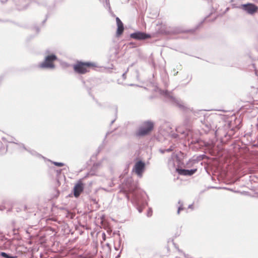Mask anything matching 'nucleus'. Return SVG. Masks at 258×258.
<instances>
[{"instance_id":"nucleus-1","label":"nucleus","mask_w":258,"mask_h":258,"mask_svg":"<svg viewBox=\"0 0 258 258\" xmlns=\"http://www.w3.org/2000/svg\"><path fill=\"white\" fill-rule=\"evenodd\" d=\"M97 64L93 62L77 61L73 66L74 71L79 74H84L90 72L91 69L97 68Z\"/></svg>"},{"instance_id":"nucleus-2","label":"nucleus","mask_w":258,"mask_h":258,"mask_svg":"<svg viewBox=\"0 0 258 258\" xmlns=\"http://www.w3.org/2000/svg\"><path fill=\"white\" fill-rule=\"evenodd\" d=\"M154 123L151 121H145L143 123L136 133L137 136H144L150 133L153 130Z\"/></svg>"},{"instance_id":"nucleus-3","label":"nucleus","mask_w":258,"mask_h":258,"mask_svg":"<svg viewBox=\"0 0 258 258\" xmlns=\"http://www.w3.org/2000/svg\"><path fill=\"white\" fill-rule=\"evenodd\" d=\"M57 59V57L54 54L47 55L43 62L41 63L39 67L40 68L53 69L54 68V61Z\"/></svg>"},{"instance_id":"nucleus-4","label":"nucleus","mask_w":258,"mask_h":258,"mask_svg":"<svg viewBox=\"0 0 258 258\" xmlns=\"http://www.w3.org/2000/svg\"><path fill=\"white\" fill-rule=\"evenodd\" d=\"M241 8L250 15H253L258 12V7L252 3L242 5Z\"/></svg>"},{"instance_id":"nucleus-5","label":"nucleus","mask_w":258,"mask_h":258,"mask_svg":"<svg viewBox=\"0 0 258 258\" xmlns=\"http://www.w3.org/2000/svg\"><path fill=\"white\" fill-rule=\"evenodd\" d=\"M145 168V164L142 161L137 162L133 168V171L140 177L143 175V173Z\"/></svg>"},{"instance_id":"nucleus-6","label":"nucleus","mask_w":258,"mask_h":258,"mask_svg":"<svg viewBox=\"0 0 258 258\" xmlns=\"http://www.w3.org/2000/svg\"><path fill=\"white\" fill-rule=\"evenodd\" d=\"M84 184L82 179H80L74 187V195L76 198L79 197L84 190Z\"/></svg>"},{"instance_id":"nucleus-7","label":"nucleus","mask_w":258,"mask_h":258,"mask_svg":"<svg viewBox=\"0 0 258 258\" xmlns=\"http://www.w3.org/2000/svg\"><path fill=\"white\" fill-rule=\"evenodd\" d=\"M131 37L136 40H144L151 38V36L143 32H138L131 34Z\"/></svg>"},{"instance_id":"nucleus-8","label":"nucleus","mask_w":258,"mask_h":258,"mask_svg":"<svg viewBox=\"0 0 258 258\" xmlns=\"http://www.w3.org/2000/svg\"><path fill=\"white\" fill-rule=\"evenodd\" d=\"M116 21L117 26L116 35L117 37H119L123 33L124 31V27L122 22L118 17L116 18Z\"/></svg>"},{"instance_id":"nucleus-9","label":"nucleus","mask_w":258,"mask_h":258,"mask_svg":"<svg viewBox=\"0 0 258 258\" xmlns=\"http://www.w3.org/2000/svg\"><path fill=\"white\" fill-rule=\"evenodd\" d=\"M177 172L182 175H191L194 174L197 169H191V170H187V169H176Z\"/></svg>"},{"instance_id":"nucleus-10","label":"nucleus","mask_w":258,"mask_h":258,"mask_svg":"<svg viewBox=\"0 0 258 258\" xmlns=\"http://www.w3.org/2000/svg\"><path fill=\"white\" fill-rule=\"evenodd\" d=\"M0 255L5 258H16V256H13L9 255L4 252H1Z\"/></svg>"},{"instance_id":"nucleus-11","label":"nucleus","mask_w":258,"mask_h":258,"mask_svg":"<svg viewBox=\"0 0 258 258\" xmlns=\"http://www.w3.org/2000/svg\"><path fill=\"white\" fill-rule=\"evenodd\" d=\"M53 164L58 167H62L64 165L63 163L60 162H54Z\"/></svg>"},{"instance_id":"nucleus-12","label":"nucleus","mask_w":258,"mask_h":258,"mask_svg":"<svg viewBox=\"0 0 258 258\" xmlns=\"http://www.w3.org/2000/svg\"><path fill=\"white\" fill-rule=\"evenodd\" d=\"M183 208L182 207V206H180L178 208V211H177V213L178 214H179L180 213V211L181 210H183Z\"/></svg>"},{"instance_id":"nucleus-13","label":"nucleus","mask_w":258,"mask_h":258,"mask_svg":"<svg viewBox=\"0 0 258 258\" xmlns=\"http://www.w3.org/2000/svg\"><path fill=\"white\" fill-rule=\"evenodd\" d=\"M151 215V214H150V212L148 213V216H150Z\"/></svg>"}]
</instances>
